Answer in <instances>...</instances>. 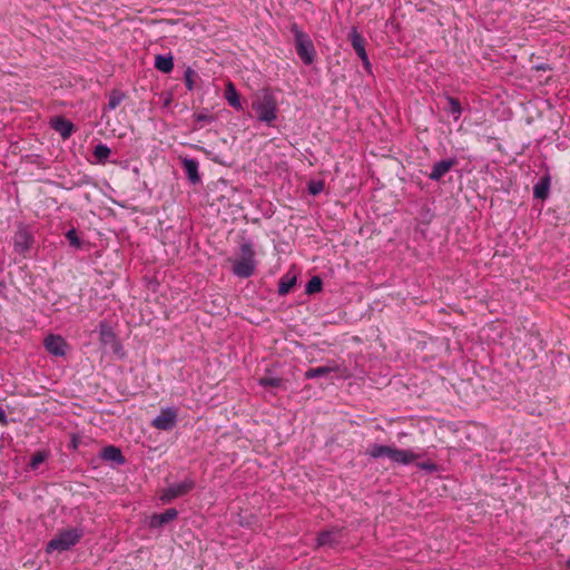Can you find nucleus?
I'll return each mask as SVG.
<instances>
[{
	"mask_svg": "<svg viewBox=\"0 0 570 570\" xmlns=\"http://www.w3.org/2000/svg\"><path fill=\"white\" fill-rule=\"evenodd\" d=\"M81 538L77 529H67L57 533L47 544V552H62L73 547Z\"/></svg>",
	"mask_w": 570,
	"mask_h": 570,
	"instance_id": "nucleus-5",
	"label": "nucleus"
},
{
	"mask_svg": "<svg viewBox=\"0 0 570 570\" xmlns=\"http://www.w3.org/2000/svg\"><path fill=\"white\" fill-rule=\"evenodd\" d=\"M155 68L161 72L169 73L174 68L173 57L161 55L156 56Z\"/></svg>",
	"mask_w": 570,
	"mask_h": 570,
	"instance_id": "nucleus-18",
	"label": "nucleus"
},
{
	"mask_svg": "<svg viewBox=\"0 0 570 570\" xmlns=\"http://www.w3.org/2000/svg\"><path fill=\"white\" fill-rule=\"evenodd\" d=\"M295 282H296L295 277H288V276L283 277L278 284V293L281 295L287 294L292 289V287L295 285Z\"/></svg>",
	"mask_w": 570,
	"mask_h": 570,
	"instance_id": "nucleus-25",
	"label": "nucleus"
},
{
	"mask_svg": "<svg viewBox=\"0 0 570 570\" xmlns=\"http://www.w3.org/2000/svg\"><path fill=\"white\" fill-rule=\"evenodd\" d=\"M50 125L63 139L69 138L73 131V124L61 116L52 118Z\"/></svg>",
	"mask_w": 570,
	"mask_h": 570,
	"instance_id": "nucleus-13",
	"label": "nucleus"
},
{
	"mask_svg": "<svg viewBox=\"0 0 570 570\" xmlns=\"http://www.w3.org/2000/svg\"><path fill=\"white\" fill-rule=\"evenodd\" d=\"M422 468L432 470V469H434V465L433 464H431V465H422Z\"/></svg>",
	"mask_w": 570,
	"mask_h": 570,
	"instance_id": "nucleus-34",
	"label": "nucleus"
},
{
	"mask_svg": "<svg viewBox=\"0 0 570 570\" xmlns=\"http://www.w3.org/2000/svg\"><path fill=\"white\" fill-rule=\"evenodd\" d=\"M177 515L178 511L174 508H170L163 513L151 515L149 524L151 528H158L175 520Z\"/></svg>",
	"mask_w": 570,
	"mask_h": 570,
	"instance_id": "nucleus-14",
	"label": "nucleus"
},
{
	"mask_svg": "<svg viewBox=\"0 0 570 570\" xmlns=\"http://www.w3.org/2000/svg\"><path fill=\"white\" fill-rule=\"evenodd\" d=\"M291 31L294 36L295 49L297 56L305 65H312L315 59V48L309 36L305 33L297 23L291 26Z\"/></svg>",
	"mask_w": 570,
	"mask_h": 570,
	"instance_id": "nucleus-4",
	"label": "nucleus"
},
{
	"mask_svg": "<svg viewBox=\"0 0 570 570\" xmlns=\"http://www.w3.org/2000/svg\"><path fill=\"white\" fill-rule=\"evenodd\" d=\"M101 456H102V459L108 460V461H115L118 463L125 462V459H124V455H122L120 449H118L114 445H108V446L104 448Z\"/></svg>",
	"mask_w": 570,
	"mask_h": 570,
	"instance_id": "nucleus-17",
	"label": "nucleus"
},
{
	"mask_svg": "<svg viewBox=\"0 0 570 570\" xmlns=\"http://www.w3.org/2000/svg\"><path fill=\"white\" fill-rule=\"evenodd\" d=\"M99 334H100V341L102 344L107 345L116 340V334L114 330L106 323L102 322L99 325Z\"/></svg>",
	"mask_w": 570,
	"mask_h": 570,
	"instance_id": "nucleus-19",
	"label": "nucleus"
},
{
	"mask_svg": "<svg viewBox=\"0 0 570 570\" xmlns=\"http://www.w3.org/2000/svg\"><path fill=\"white\" fill-rule=\"evenodd\" d=\"M348 39L351 41V45L353 49L355 50L356 55L360 57V59L363 61L365 67H370L368 57L365 50V39L363 36L358 32V30L354 27L352 28Z\"/></svg>",
	"mask_w": 570,
	"mask_h": 570,
	"instance_id": "nucleus-11",
	"label": "nucleus"
},
{
	"mask_svg": "<svg viewBox=\"0 0 570 570\" xmlns=\"http://www.w3.org/2000/svg\"><path fill=\"white\" fill-rule=\"evenodd\" d=\"M346 534L343 529L331 528L317 534L316 546L320 548L336 549L346 543Z\"/></svg>",
	"mask_w": 570,
	"mask_h": 570,
	"instance_id": "nucleus-6",
	"label": "nucleus"
},
{
	"mask_svg": "<svg viewBox=\"0 0 570 570\" xmlns=\"http://www.w3.org/2000/svg\"><path fill=\"white\" fill-rule=\"evenodd\" d=\"M194 118H195V121L198 122V124H202V122H212L214 120V117L208 115V114H195L194 115Z\"/></svg>",
	"mask_w": 570,
	"mask_h": 570,
	"instance_id": "nucleus-32",
	"label": "nucleus"
},
{
	"mask_svg": "<svg viewBox=\"0 0 570 570\" xmlns=\"http://www.w3.org/2000/svg\"><path fill=\"white\" fill-rule=\"evenodd\" d=\"M322 279L318 276H313L306 284V293L315 294L322 291Z\"/></svg>",
	"mask_w": 570,
	"mask_h": 570,
	"instance_id": "nucleus-26",
	"label": "nucleus"
},
{
	"mask_svg": "<svg viewBox=\"0 0 570 570\" xmlns=\"http://www.w3.org/2000/svg\"><path fill=\"white\" fill-rule=\"evenodd\" d=\"M283 379L281 377H272V376H263L258 380L259 385L267 387H281L283 386Z\"/></svg>",
	"mask_w": 570,
	"mask_h": 570,
	"instance_id": "nucleus-27",
	"label": "nucleus"
},
{
	"mask_svg": "<svg viewBox=\"0 0 570 570\" xmlns=\"http://www.w3.org/2000/svg\"><path fill=\"white\" fill-rule=\"evenodd\" d=\"M194 488H195V481L193 479L187 478L178 484H174V485H170V487L164 489L160 493L159 499L164 503H169L176 498L186 495L191 490H194Z\"/></svg>",
	"mask_w": 570,
	"mask_h": 570,
	"instance_id": "nucleus-7",
	"label": "nucleus"
},
{
	"mask_svg": "<svg viewBox=\"0 0 570 570\" xmlns=\"http://www.w3.org/2000/svg\"><path fill=\"white\" fill-rule=\"evenodd\" d=\"M186 175L189 181L194 185L200 183V176L198 174V163L191 158H184L181 160Z\"/></svg>",
	"mask_w": 570,
	"mask_h": 570,
	"instance_id": "nucleus-15",
	"label": "nucleus"
},
{
	"mask_svg": "<svg viewBox=\"0 0 570 570\" xmlns=\"http://www.w3.org/2000/svg\"><path fill=\"white\" fill-rule=\"evenodd\" d=\"M47 459V454L46 452L43 451H38L36 452L32 456H31V460H30V466L31 469H37L41 463L45 462V460Z\"/></svg>",
	"mask_w": 570,
	"mask_h": 570,
	"instance_id": "nucleus-29",
	"label": "nucleus"
},
{
	"mask_svg": "<svg viewBox=\"0 0 570 570\" xmlns=\"http://www.w3.org/2000/svg\"><path fill=\"white\" fill-rule=\"evenodd\" d=\"M177 417H178L177 409H175V407L161 409L159 415L153 420L151 425L157 430L169 431V430L174 429V426L176 425Z\"/></svg>",
	"mask_w": 570,
	"mask_h": 570,
	"instance_id": "nucleus-8",
	"label": "nucleus"
},
{
	"mask_svg": "<svg viewBox=\"0 0 570 570\" xmlns=\"http://www.w3.org/2000/svg\"><path fill=\"white\" fill-rule=\"evenodd\" d=\"M111 154L107 145L99 144L94 149V157L97 164H105Z\"/></svg>",
	"mask_w": 570,
	"mask_h": 570,
	"instance_id": "nucleus-21",
	"label": "nucleus"
},
{
	"mask_svg": "<svg viewBox=\"0 0 570 570\" xmlns=\"http://www.w3.org/2000/svg\"><path fill=\"white\" fill-rule=\"evenodd\" d=\"M0 423L1 424H7V415H6V412L2 410V407L0 406Z\"/></svg>",
	"mask_w": 570,
	"mask_h": 570,
	"instance_id": "nucleus-33",
	"label": "nucleus"
},
{
	"mask_svg": "<svg viewBox=\"0 0 570 570\" xmlns=\"http://www.w3.org/2000/svg\"><path fill=\"white\" fill-rule=\"evenodd\" d=\"M33 244V236L27 226H19L13 237L14 250L21 255H26Z\"/></svg>",
	"mask_w": 570,
	"mask_h": 570,
	"instance_id": "nucleus-9",
	"label": "nucleus"
},
{
	"mask_svg": "<svg viewBox=\"0 0 570 570\" xmlns=\"http://www.w3.org/2000/svg\"><path fill=\"white\" fill-rule=\"evenodd\" d=\"M126 98L125 92L114 89L108 96V108L116 109Z\"/></svg>",
	"mask_w": 570,
	"mask_h": 570,
	"instance_id": "nucleus-22",
	"label": "nucleus"
},
{
	"mask_svg": "<svg viewBox=\"0 0 570 570\" xmlns=\"http://www.w3.org/2000/svg\"><path fill=\"white\" fill-rule=\"evenodd\" d=\"M550 181L548 177L542 178L533 187V195L538 199H546L549 194Z\"/></svg>",
	"mask_w": 570,
	"mask_h": 570,
	"instance_id": "nucleus-20",
	"label": "nucleus"
},
{
	"mask_svg": "<svg viewBox=\"0 0 570 570\" xmlns=\"http://www.w3.org/2000/svg\"><path fill=\"white\" fill-rule=\"evenodd\" d=\"M233 273L240 278H248L255 273L256 262L253 245L249 242H243L239 248V256L230 258Z\"/></svg>",
	"mask_w": 570,
	"mask_h": 570,
	"instance_id": "nucleus-2",
	"label": "nucleus"
},
{
	"mask_svg": "<svg viewBox=\"0 0 570 570\" xmlns=\"http://www.w3.org/2000/svg\"><path fill=\"white\" fill-rule=\"evenodd\" d=\"M446 100L449 102V111L452 115H454L455 119H459L461 114H462V107H461L460 100L458 98H454V97H451V96H448Z\"/></svg>",
	"mask_w": 570,
	"mask_h": 570,
	"instance_id": "nucleus-24",
	"label": "nucleus"
},
{
	"mask_svg": "<svg viewBox=\"0 0 570 570\" xmlns=\"http://www.w3.org/2000/svg\"><path fill=\"white\" fill-rule=\"evenodd\" d=\"M456 165V159H444L435 163L432 167L429 178L432 180H440L445 174H448Z\"/></svg>",
	"mask_w": 570,
	"mask_h": 570,
	"instance_id": "nucleus-12",
	"label": "nucleus"
},
{
	"mask_svg": "<svg viewBox=\"0 0 570 570\" xmlns=\"http://www.w3.org/2000/svg\"><path fill=\"white\" fill-rule=\"evenodd\" d=\"M43 345L46 350L55 356H65L68 343L60 335L50 334L45 338Z\"/></svg>",
	"mask_w": 570,
	"mask_h": 570,
	"instance_id": "nucleus-10",
	"label": "nucleus"
},
{
	"mask_svg": "<svg viewBox=\"0 0 570 570\" xmlns=\"http://www.w3.org/2000/svg\"><path fill=\"white\" fill-rule=\"evenodd\" d=\"M366 454L373 459L386 456L392 462L402 463V464H410L419 458L417 454H415L414 452H412L410 450H401V449H397L394 446L382 445V444L371 445L367 449Z\"/></svg>",
	"mask_w": 570,
	"mask_h": 570,
	"instance_id": "nucleus-3",
	"label": "nucleus"
},
{
	"mask_svg": "<svg viewBox=\"0 0 570 570\" xmlns=\"http://www.w3.org/2000/svg\"><path fill=\"white\" fill-rule=\"evenodd\" d=\"M66 237L72 246L79 247L81 245V242L75 229L68 230Z\"/></svg>",
	"mask_w": 570,
	"mask_h": 570,
	"instance_id": "nucleus-30",
	"label": "nucleus"
},
{
	"mask_svg": "<svg viewBox=\"0 0 570 570\" xmlns=\"http://www.w3.org/2000/svg\"><path fill=\"white\" fill-rule=\"evenodd\" d=\"M252 108L256 112L257 119L269 126L277 118L278 104L269 89H263L254 95Z\"/></svg>",
	"mask_w": 570,
	"mask_h": 570,
	"instance_id": "nucleus-1",
	"label": "nucleus"
},
{
	"mask_svg": "<svg viewBox=\"0 0 570 570\" xmlns=\"http://www.w3.org/2000/svg\"><path fill=\"white\" fill-rule=\"evenodd\" d=\"M224 96H225V99L228 101V104L232 107L236 108L237 110H240L243 108L242 104H240L239 95L232 81L227 82Z\"/></svg>",
	"mask_w": 570,
	"mask_h": 570,
	"instance_id": "nucleus-16",
	"label": "nucleus"
},
{
	"mask_svg": "<svg viewBox=\"0 0 570 570\" xmlns=\"http://www.w3.org/2000/svg\"><path fill=\"white\" fill-rule=\"evenodd\" d=\"M324 189V183L318 180V181H312L309 185H308V191L312 194V195H317L320 194L322 190Z\"/></svg>",
	"mask_w": 570,
	"mask_h": 570,
	"instance_id": "nucleus-31",
	"label": "nucleus"
},
{
	"mask_svg": "<svg viewBox=\"0 0 570 570\" xmlns=\"http://www.w3.org/2000/svg\"><path fill=\"white\" fill-rule=\"evenodd\" d=\"M197 78V73L190 67H188L185 71L184 79L185 85L188 90H193L195 87V79Z\"/></svg>",
	"mask_w": 570,
	"mask_h": 570,
	"instance_id": "nucleus-28",
	"label": "nucleus"
},
{
	"mask_svg": "<svg viewBox=\"0 0 570 570\" xmlns=\"http://www.w3.org/2000/svg\"><path fill=\"white\" fill-rule=\"evenodd\" d=\"M333 371L334 368L330 366L313 367L305 372V379L311 380L320 376H325Z\"/></svg>",
	"mask_w": 570,
	"mask_h": 570,
	"instance_id": "nucleus-23",
	"label": "nucleus"
}]
</instances>
